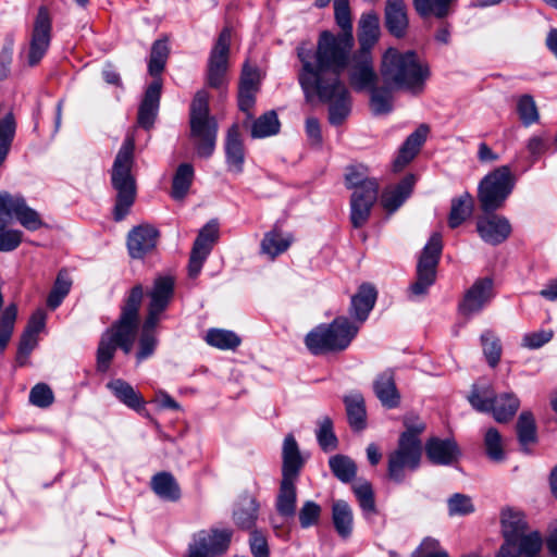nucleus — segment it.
I'll return each mask as SVG.
<instances>
[{"instance_id":"1","label":"nucleus","mask_w":557,"mask_h":557,"mask_svg":"<svg viewBox=\"0 0 557 557\" xmlns=\"http://www.w3.org/2000/svg\"><path fill=\"white\" fill-rule=\"evenodd\" d=\"M355 39L335 35L330 30L320 33L315 50L300 45L297 55L301 62L298 82L308 101L313 96L329 104V121L341 125L349 115L351 100L341 74L348 67Z\"/></svg>"},{"instance_id":"2","label":"nucleus","mask_w":557,"mask_h":557,"mask_svg":"<svg viewBox=\"0 0 557 557\" xmlns=\"http://www.w3.org/2000/svg\"><path fill=\"white\" fill-rule=\"evenodd\" d=\"M143 296V286H134L125 301L120 319L102 334L97 349L98 371L107 372L109 370L117 347L126 355L132 351Z\"/></svg>"},{"instance_id":"3","label":"nucleus","mask_w":557,"mask_h":557,"mask_svg":"<svg viewBox=\"0 0 557 557\" xmlns=\"http://www.w3.org/2000/svg\"><path fill=\"white\" fill-rule=\"evenodd\" d=\"M380 75L388 88L404 90L411 95L423 92L431 72L428 63L412 51L388 48L382 55Z\"/></svg>"},{"instance_id":"4","label":"nucleus","mask_w":557,"mask_h":557,"mask_svg":"<svg viewBox=\"0 0 557 557\" xmlns=\"http://www.w3.org/2000/svg\"><path fill=\"white\" fill-rule=\"evenodd\" d=\"M135 138L126 136L112 165L111 183L116 191L113 216L122 221L128 213L136 198V180L132 174L134 165Z\"/></svg>"},{"instance_id":"5","label":"nucleus","mask_w":557,"mask_h":557,"mask_svg":"<svg viewBox=\"0 0 557 557\" xmlns=\"http://www.w3.org/2000/svg\"><path fill=\"white\" fill-rule=\"evenodd\" d=\"M174 293V280L171 276L156 278L151 290L148 293L149 304L147 317L139 336V350L136 355L138 362L150 357L156 349L158 339L154 334L161 313L168 308Z\"/></svg>"},{"instance_id":"6","label":"nucleus","mask_w":557,"mask_h":557,"mask_svg":"<svg viewBox=\"0 0 557 557\" xmlns=\"http://www.w3.org/2000/svg\"><path fill=\"white\" fill-rule=\"evenodd\" d=\"M282 459V480L276 496L275 508L280 516L289 518L294 517L296 513V482L305 463L298 444L292 434H288L284 438Z\"/></svg>"},{"instance_id":"7","label":"nucleus","mask_w":557,"mask_h":557,"mask_svg":"<svg viewBox=\"0 0 557 557\" xmlns=\"http://www.w3.org/2000/svg\"><path fill=\"white\" fill-rule=\"evenodd\" d=\"M209 99L207 90H198L189 109L190 138L201 158H209L213 153L218 135V122L210 114Z\"/></svg>"},{"instance_id":"8","label":"nucleus","mask_w":557,"mask_h":557,"mask_svg":"<svg viewBox=\"0 0 557 557\" xmlns=\"http://www.w3.org/2000/svg\"><path fill=\"white\" fill-rule=\"evenodd\" d=\"M359 325L346 317H337L330 324H322L309 332L305 338L313 355H325L345 350L356 337Z\"/></svg>"},{"instance_id":"9","label":"nucleus","mask_w":557,"mask_h":557,"mask_svg":"<svg viewBox=\"0 0 557 557\" xmlns=\"http://www.w3.org/2000/svg\"><path fill=\"white\" fill-rule=\"evenodd\" d=\"M516 185L510 166L502 165L486 174L478 186V199L482 211L492 213L504 207Z\"/></svg>"},{"instance_id":"10","label":"nucleus","mask_w":557,"mask_h":557,"mask_svg":"<svg viewBox=\"0 0 557 557\" xmlns=\"http://www.w3.org/2000/svg\"><path fill=\"white\" fill-rule=\"evenodd\" d=\"M468 400L475 410L492 412L494 419L499 423L509 421L520 406V400L515 394L504 393L496 397L491 386L481 389L473 386Z\"/></svg>"},{"instance_id":"11","label":"nucleus","mask_w":557,"mask_h":557,"mask_svg":"<svg viewBox=\"0 0 557 557\" xmlns=\"http://www.w3.org/2000/svg\"><path fill=\"white\" fill-rule=\"evenodd\" d=\"M443 250L442 235L435 232L423 247L417 264V280L411 284V296H424L436 280V269Z\"/></svg>"},{"instance_id":"12","label":"nucleus","mask_w":557,"mask_h":557,"mask_svg":"<svg viewBox=\"0 0 557 557\" xmlns=\"http://www.w3.org/2000/svg\"><path fill=\"white\" fill-rule=\"evenodd\" d=\"M15 219L28 231H37L45 225L40 214L30 208L21 195L0 193V231Z\"/></svg>"},{"instance_id":"13","label":"nucleus","mask_w":557,"mask_h":557,"mask_svg":"<svg viewBox=\"0 0 557 557\" xmlns=\"http://www.w3.org/2000/svg\"><path fill=\"white\" fill-rule=\"evenodd\" d=\"M422 446L413 445L406 437L398 438L397 447L388 454L387 475L395 483L404 482L408 471L419 468Z\"/></svg>"},{"instance_id":"14","label":"nucleus","mask_w":557,"mask_h":557,"mask_svg":"<svg viewBox=\"0 0 557 557\" xmlns=\"http://www.w3.org/2000/svg\"><path fill=\"white\" fill-rule=\"evenodd\" d=\"M231 39V28H223L211 50L207 79L208 85L212 88H222L226 82Z\"/></svg>"},{"instance_id":"15","label":"nucleus","mask_w":557,"mask_h":557,"mask_svg":"<svg viewBox=\"0 0 557 557\" xmlns=\"http://www.w3.org/2000/svg\"><path fill=\"white\" fill-rule=\"evenodd\" d=\"M51 39V20L48 10L39 8L34 22L29 49L27 53V63L30 66L37 65L46 54Z\"/></svg>"},{"instance_id":"16","label":"nucleus","mask_w":557,"mask_h":557,"mask_svg":"<svg viewBox=\"0 0 557 557\" xmlns=\"http://www.w3.org/2000/svg\"><path fill=\"white\" fill-rule=\"evenodd\" d=\"M218 238L219 224L216 221L211 220L199 231L194 242L188 263L189 276L196 277L200 273L202 264L210 255Z\"/></svg>"},{"instance_id":"17","label":"nucleus","mask_w":557,"mask_h":557,"mask_svg":"<svg viewBox=\"0 0 557 557\" xmlns=\"http://www.w3.org/2000/svg\"><path fill=\"white\" fill-rule=\"evenodd\" d=\"M233 532L230 529L200 532L196 542L189 546L188 557H215L224 554L230 546Z\"/></svg>"},{"instance_id":"18","label":"nucleus","mask_w":557,"mask_h":557,"mask_svg":"<svg viewBox=\"0 0 557 557\" xmlns=\"http://www.w3.org/2000/svg\"><path fill=\"white\" fill-rule=\"evenodd\" d=\"M494 283L491 277L478 278L466 292L459 305L462 315L470 317L479 313L494 297Z\"/></svg>"},{"instance_id":"19","label":"nucleus","mask_w":557,"mask_h":557,"mask_svg":"<svg viewBox=\"0 0 557 557\" xmlns=\"http://www.w3.org/2000/svg\"><path fill=\"white\" fill-rule=\"evenodd\" d=\"M349 70V83L355 90H371L375 87L377 75L373 67L372 55L354 53Z\"/></svg>"},{"instance_id":"20","label":"nucleus","mask_w":557,"mask_h":557,"mask_svg":"<svg viewBox=\"0 0 557 557\" xmlns=\"http://www.w3.org/2000/svg\"><path fill=\"white\" fill-rule=\"evenodd\" d=\"M502 531L506 542L518 543L520 549L523 541L532 536H541L539 532L528 533V524L521 511L511 508L502 511Z\"/></svg>"},{"instance_id":"21","label":"nucleus","mask_w":557,"mask_h":557,"mask_svg":"<svg viewBox=\"0 0 557 557\" xmlns=\"http://www.w3.org/2000/svg\"><path fill=\"white\" fill-rule=\"evenodd\" d=\"M159 231L149 224L134 227L127 236V248L132 258L140 259L154 249Z\"/></svg>"},{"instance_id":"22","label":"nucleus","mask_w":557,"mask_h":557,"mask_svg":"<svg viewBox=\"0 0 557 557\" xmlns=\"http://www.w3.org/2000/svg\"><path fill=\"white\" fill-rule=\"evenodd\" d=\"M476 230L485 243L498 245L509 237L511 225L503 215L487 214L478 220Z\"/></svg>"},{"instance_id":"23","label":"nucleus","mask_w":557,"mask_h":557,"mask_svg":"<svg viewBox=\"0 0 557 557\" xmlns=\"http://www.w3.org/2000/svg\"><path fill=\"white\" fill-rule=\"evenodd\" d=\"M414 182V176L409 174L398 184L386 187L380 197V203L383 209L389 214L397 211L411 195Z\"/></svg>"},{"instance_id":"24","label":"nucleus","mask_w":557,"mask_h":557,"mask_svg":"<svg viewBox=\"0 0 557 557\" xmlns=\"http://www.w3.org/2000/svg\"><path fill=\"white\" fill-rule=\"evenodd\" d=\"M380 38V20L374 12L363 13L358 23L359 49L355 53L371 54L372 48Z\"/></svg>"},{"instance_id":"25","label":"nucleus","mask_w":557,"mask_h":557,"mask_svg":"<svg viewBox=\"0 0 557 557\" xmlns=\"http://www.w3.org/2000/svg\"><path fill=\"white\" fill-rule=\"evenodd\" d=\"M162 84L154 79L146 89L144 99L139 106L137 123L139 126L149 129L152 127L158 114Z\"/></svg>"},{"instance_id":"26","label":"nucleus","mask_w":557,"mask_h":557,"mask_svg":"<svg viewBox=\"0 0 557 557\" xmlns=\"http://www.w3.org/2000/svg\"><path fill=\"white\" fill-rule=\"evenodd\" d=\"M379 191L368 187L364 194L352 193L350 197V221L354 227H362L369 220L371 210L377 200Z\"/></svg>"},{"instance_id":"27","label":"nucleus","mask_w":557,"mask_h":557,"mask_svg":"<svg viewBox=\"0 0 557 557\" xmlns=\"http://www.w3.org/2000/svg\"><path fill=\"white\" fill-rule=\"evenodd\" d=\"M430 128L426 124H421L412 134L407 137L405 143L399 148L397 158L394 161L393 166L395 171L403 170L413 160V158L420 151L422 145L425 143Z\"/></svg>"},{"instance_id":"28","label":"nucleus","mask_w":557,"mask_h":557,"mask_svg":"<svg viewBox=\"0 0 557 557\" xmlns=\"http://www.w3.org/2000/svg\"><path fill=\"white\" fill-rule=\"evenodd\" d=\"M225 157L228 171L239 174L244 170L245 149L236 124L232 125L226 134Z\"/></svg>"},{"instance_id":"29","label":"nucleus","mask_w":557,"mask_h":557,"mask_svg":"<svg viewBox=\"0 0 557 557\" xmlns=\"http://www.w3.org/2000/svg\"><path fill=\"white\" fill-rule=\"evenodd\" d=\"M376 300V290L370 284H362L357 294L351 297L349 312L359 326L363 323L373 309Z\"/></svg>"},{"instance_id":"30","label":"nucleus","mask_w":557,"mask_h":557,"mask_svg":"<svg viewBox=\"0 0 557 557\" xmlns=\"http://www.w3.org/2000/svg\"><path fill=\"white\" fill-rule=\"evenodd\" d=\"M373 389L382 406L392 409L399 405L400 395L392 370L384 371L375 379Z\"/></svg>"},{"instance_id":"31","label":"nucleus","mask_w":557,"mask_h":557,"mask_svg":"<svg viewBox=\"0 0 557 557\" xmlns=\"http://www.w3.org/2000/svg\"><path fill=\"white\" fill-rule=\"evenodd\" d=\"M385 24L388 32L397 38L405 36L408 16L404 0H386Z\"/></svg>"},{"instance_id":"32","label":"nucleus","mask_w":557,"mask_h":557,"mask_svg":"<svg viewBox=\"0 0 557 557\" xmlns=\"http://www.w3.org/2000/svg\"><path fill=\"white\" fill-rule=\"evenodd\" d=\"M428 458L436 465H450L457 460L459 449L451 440L431 438L425 445Z\"/></svg>"},{"instance_id":"33","label":"nucleus","mask_w":557,"mask_h":557,"mask_svg":"<svg viewBox=\"0 0 557 557\" xmlns=\"http://www.w3.org/2000/svg\"><path fill=\"white\" fill-rule=\"evenodd\" d=\"M16 123L12 108L0 102V165L4 162L15 135Z\"/></svg>"},{"instance_id":"34","label":"nucleus","mask_w":557,"mask_h":557,"mask_svg":"<svg viewBox=\"0 0 557 557\" xmlns=\"http://www.w3.org/2000/svg\"><path fill=\"white\" fill-rule=\"evenodd\" d=\"M346 413L350 428L355 431H361L367 425V411L363 396L354 392L344 397Z\"/></svg>"},{"instance_id":"35","label":"nucleus","mask_w":557,"mask_h":557,"mask_svg":"<svg viewBox=\"0 0 557 557\" xmlns=\"http://www.w3.org/2000/svg\"><path fill=\"white\" fill-rule=\"evenodd\" d=\"M112 394L125 406L139 411L144 408L145 401L141 395L134 387L122 379H115L107 384Z\"/></svg>"},{"instance_id":"36","label":"nucleus","mask_w":557,"mask_h":557,"mask_svg":"<svg viewBox=\"0 0 557 557\" xmlns=\"http://www.w3.org/2000/svg\"><path fill=\"white\" fill-rule=\"evenodd\" d=\"M332 520L336 532L344 539L352 532L354 516L350 506L342 499L335 500L332 505Z\"/></svg>"},{"instance_id":"37","label":"nucleus","mask_w":557,"mask_h":557,"mask_svg":"<svg viewBox=\"0 0 557 557\" xmlns=\"http://www.w3.org/2000/svg\"><path fill=\"white\" fill-rule=\"evenodd\" d=\"M346 186L354 189V193L364 194L368 187H374V191H379V182L374 177L368 175V169L363 165L351 166L345 175Z\"/></svg>"},{"instance_id":"38","label":"nucleus","mask_w":557,"mask_h":557,"mask_svg":"<svg viewBox=\"0 0 557 557\" xmlns=\"http://www.w3.org/2000/svg\"><path fill=\"white\" fill-rule=\"evenodd\" d=\"M292 243V235H283L281 232L273 230L264 234L261 242V252L274 259L286 251Z\"/></svg>"},{"instance_id":"39","label":"nucleus","mask_w":557,"mask_h":557,"mask_svg":"<svg viewBox=\"0 0 557 557\" xmlns=\"http://www.w3.org/2000/svg\"><path fill=\"white\" fill-rule=\"evenodd\" d=\"M258 507L253 497L249 495L243 496L234 510L236 524L242 529L252 528L257 520Z\"/></svg>"},{"instance_id":"40","label":"nucleus","mask_w":557,"mask_h":557,"mask_svg":"<svg viewBox=\"0 0 557 557\" xmlns=\"http://www.w3.org/2000/svg\"><path fill=\"white\" fill-rule=\"evenodd\" d=\"M473 198L469 193H463L451 200L448 224L451 228L458 227L472 213Z\"/></svg>"},{"instance_id":"41","label":"nucleus","mask_w":557,"mask_h":557,"mask_svg":"<svg viewBox=\"0 0 557 557\" xmlns=\"http://www.w3.org/2000/svg\"><path fill=\"white\" fill-rule=\"evenodd\" d=\"M457 0H413L416 11L422 16H435L444 18L453 12V5Z\"/></svg>"},{"instance_id":"42","label":"nucleus","mask_w":557,"mask_h":557,"mask_svg":"<svg viewBox=\"0 0 557 557\" xmlns=\"http://www.w3.org/2000/svg\"><path fill=\"white\" fill-rule=\"evenodd\" d=\"M194 180V169L189 163L178 165L172 182V197L182 201L189 191Z\"/></svg>"},{"instance_id":"43","label":"nucleus","mask_w":557,"mask_h":557,"mask_svg":"<svg viewBox=\"0 0 557 557\" xmlns=\"http://www.w3.org/2000/svg\"><path fill=\"white\" fill-rule=\"evenodd\" d=\"M153 492L166 500H177L180 498V487L174 476L168 472L156 474L151 481Z\"/></svg>"},{"instance_id":"44","label":"nucleus","mask_w":557,"mask_h":557,"mask_svg":"<svg viewBox=\"0 0 557 557\" xmlns=\"http://www.w3.org/2000/svg\"><path fill=\"white\" fill-rule=\"evenodd\" d=\"M517 434L519 443L524 451H528L529 445L536 442V425L531 412L523 411L519 416L517 422Z\"/></svg>"},{"instance_id":"45","label":"nucleus","mask_w":557,"mask_h":557,"mask_svg":"<svg viewBox=\"0 0 557 557\" xmlns=\"http://www.w3.org/2000/svg\"><path fill=\"white\" fill-rule=\"evenodd\" d=\"M280 126L277 114L274 111H269L253 122L251 136L253 138H264L276 135L280 132Z\"/></svg>"},{"instance_id":"46","label":"nucleus","mask_w":557,"mask_h":557,"mask_svg":"<svg viewBox=\"0 0 557 557\" xmlns=\"http://www.w3.org/2000/svg\"><path fill=\"white\" fill-rule=\"evenodd\" d=\"M395 88H388L387 86L374 87L371 91L370 106L374 114L381 115L389 113L393 109V95L392 91Z\"/></svg>"},{"instance_id":"47","label":"nucleus","mask_w":557,"mask_h":557,"mask_svg":"<svg viewBox=\"0 0 557 557\" xmlns=\"http://www.w3.org/2000/svg\"><path fill=\"white\" fill-rule=\"evenodd\" d=\"M206 342L219 349H235L240 344V338L232 331L211 329L207 332Z\"/></svg>"},{"instance_id":"48","label":"nucleus","mask_w":557,"mask_h":557,"mask_svg":"<svg viewBox=\"0 0 557 557\" xmlns=\"http://www.w3.org/2000/svg\"><path fill=\"white\" fill-rule=\"evenodd\" d=\"M16 318L17 307L15 304L9 305L0 315V352L7 348L12 337Z\"/></svg>"},{"instance_id":"49","label":"nucleus","mask_w":557,"mask_h":557,"mask_svg":"<svg viewBox=\"0 0 557 557\" xmlns=\"http://www.w3.org/2000/svg\"><path fill=\"white\" fill-rule=\"evenodd\" d=\"M72 286V281L65 270H61L57 276L54 285L47 298V306L50 309H55L59 307L64 299V297L69 294Z\"/></svg>"},{"instance_id":"50","label":"nucleus","mask_w":557,"mask_h":557,"mask_svg":"<svg viewBox=\"0 0 557 557\" xmlns=\"http://www.w3.org/2000/svg\"><path fill=\"white\" fill-rule=\"evenodd\" d=\"M317 441L324 451H332L337 448L338 440L333 431V421L325 416L318 422Z\"/></svg>"},{"instance_id":"51","label":"nucleus","mask_w":557,"mask_h":557,"mask_svg":"<svg viewBox=\"0 0 557 557\" xmlns=\"http://www.w3.org/2000/svg\"><path fill=\"white\" fill-rule=\"evenodd\" d=\"M334 16L336 24L342 29L339 36L354 39L352 21L348 0H334Z\"/></svg>"},{"instance_id":"52","label":"nucleus","mask_w":557,"mask_h":557,"mask_svg":"<svg viewBox=\"0 0 557 557\" xmlns=\"http://www.w3.org/2000/svg\"><path fill=\"white\" fill-rule=\"evenodd\" d=\"M329 463L334 475L342 482H349L356 475V463L347 456H333L330 459Z\"/></svg>"},{"instance_id":"53","label":"nucleus","mask_w":557,"mask_h":557,"mask_svg":"<svg viewBox=\"0 0 557 557\" xmlns=\"http://www.w3.org/2000/svg\"><path fill=\"white\" fill-rule=\"evenodd\" d=\"M169 54V48L165 41L157 40L150 53L148 70L151 76H159L164 69Z\"/></svg>"},{"instance_id":"54","label":"nucleus","mask_w":557,"mask_h":557,"mask_svg":"<svg viewBox=\"0 0 557 557\" xmlns=\"http://www.w3.org/2000/svg\"><path fill=\"white\" fill-rule=\"evenodd\" d=\"M517 111L523 125L530 126L540 119L536 103L532 96L523 95L518 99Z\"/></svg>"},{"instance_id":"55","label":"nucleus","mask_w":557,"mask_h":557,"mask_svg":"<svg viewBox=\"0 0 557 557\" xmlns=\"http://www.w3.org/2000/svg\"><path fill=\"white\" fill-rule=\"evenodd\" d=\"M486 454L493 461H502L505 457L503 450V438L495 428H490L484 436Z\"/></svg>"},{"instance_id":"56","label":"nucleus","mask_w":557,"mask_h":557,"mask_svg":"<svg viewBox=\"0 0 557 557\" xmlns=\"http://www.w3.org/2000/svg\"><path fill=\"white\" fill-rule=\"evenodd\" d=\"M483 352L491 367H495L500 359L502 346L499 339L490 331H486L481 336Z\"/></svg>"},{"instance_id":"57","label":"nucleus","mask_w":557,"mask_h":557,"mask_svg":"<svg viewBox=\"0 0 557 557\" xmlns=\"http://www.w3.org/2000/svg\"><path fill=\"white\" fill-rule=\"evenodd\" d=\"M322 508L313 500H306L299 509L298 518L302 529L311 528L318 524Z\"/></svg>"},{"instance_id":"58","label":"nucleus","mask_w":557,"mask_h":557,"mask_svg":"<svg viewBox=\"0 0 557 557\" xmlns=\"http://www.w3.org/2000/svg\"><path fill=\"white\" fill-rule=\"evenodd\" d=\"M404 425L406 430L400 434L399 438L406 437L413 445L422 446L420 434L425 430V424L418 417L409 414L405 417Z\"/></svg>"},{"instance_id":"59","label":"nucleus","mask_w":557,"mask_h":557,"mask_svg":"<svg viewBox=\"0 0 557 557\" xmlns=\"http://www.w3.org/2000/svg\"><path fill=\"white\" fill-rule=\"evenodd\" d=\"M411 557H449V555L441 546L438 540L428 536L412 552Z\"/></svg>"},{"instance_id":"60","label":"nucleus","mask_w":557,"mask_h":557,"mask_svg":"<svg viewBox=\"0 0 557 557\" xmlns=\"http://www.w3.org/2000/svg\"><path fill=\"white\" fill-rule=\"evenodd\" d=\"M354 493L358 499L359 506L366 513H375L374 494L370 483L363 482L354 485Z\"/></svg>"},{"instance_id":"61","label":"nucleus","mask_w":557,"mask_h":557,"mask_svg":"<svg viewBox=\"0 0 557 557\" xmlns=\"http://www.w3.org/2000/svg\"><path fill=\"white\" fill-rule=\"evenodd\" d=\"M449 516H466L474 511L471 498L463 494H454L447 502Z\"/></svg>"},{"instance_id":"62","label":"nucleus","mask_w":557,"mask_h":557,"mask_svg":"<svg viewBox=\"0 0 557 557\" xmlns=\"http://www.w3.org/2000/svg\"><path fill=\"white\" fill-rule=\"evenodd\" d=\"M53 400V392L45 383H38L30 389L29 401L37 407L47 408Z\"/></svg>"},{"instance_id":"63","label":"nucleus","mask_w":557,"mask_h":557,"mask_svg":"<svg viewBox=\"0 0 557 557\" xmlns=\"http://www.w3.org/2000/svg\"><path fill=\"white\" fill-rule=\"evenodd\" d=\"M554 336L552 330H540L523 335L522 346L529 349H539L548 343Z\"/></svg>"},{"instance_id":"64","label":"nucleus","mask_w":557,"mask_h":557,"mask_svg":"<svg viewBox=\"0 0 557 557\" xmlns=\"http://www.w3.org/2000/svg\"><path fill=\"white\" fill-rule=\"evenodd\" d=\"M261 76L258 67L245 63L242 70L239 87L259 90Z\"/></svg>"}]
</instances>
